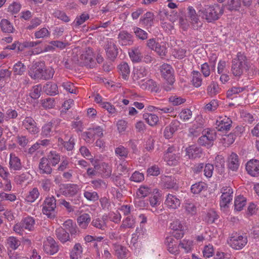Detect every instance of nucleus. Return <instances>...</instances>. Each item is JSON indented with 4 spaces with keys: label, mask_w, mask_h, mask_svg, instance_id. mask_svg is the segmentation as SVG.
<instances>
[{
    "label": "nucleus",
    "mask_w": 259,
    "mask_h": 259,
    "mask_svg": "<svg viewBox=\"0 0 259 259\" xmlns=\"http://www.w3.org/2000/svg\"><path fill=\"white\" fill-rule=\"evenodd\" d=\"M53 133L60 136L64 135L66 137L69 133V127L61 119L53 118L44 124L41 129L40 135L43 137L49 138Z\"/></svg>",
    "instance_id": "f257e3e1"
},
{
    "label": "nucleus",
    "mask_w": 259,
    "mask_h": 259,
    "mask_svg": "<svg viewBox=\"0 0 259 259\" xmlns=\"http://www.w3.org/2000/svg\"><path fill=\"white\" fill-rule=\"evenodd\" d=\"M55 71L52 67H46L45 63L37 62L33 64L28 71V74L33 79L49 80L53 78Z\"/></svg>",
    "instance_id": "f03ea898"
},
{
    "label": "nucleus",
    "mask_w": 259,
    "mask_h": 259,
    "mask_svg": "<svg viewBox=\"0 0 259 259\" xmlns=\"http://www.w3.org/2000/svg\"><path fill=\"white\" fill-rule=\"evenodd\" d=\"M250 67V63L244 53L239 52L232 60L231 72L236 77H240Z\"/></svg>",
    "instance_id": "7ed1b4c3"
},
{
    "label": "nucleus",
    "mask_w": 259,
    "mask_h": 259,
    "mask_svg": "<svg viewBox=\"0 0 259 259\" xmlns=\"http://www.w3.org/2000/svg\"><path fill=\"white\" fill-rule=\"evenodd\" d=\"M203 19L207 22H212L219 19L224 13V8L218 4L206 5L199 10Z\"/></svg>",
    "instance_id": "20e7f679"
},
{
    "label": "nucleus",
    "mask_w": 259,
    "mask_h": 259,
    "mask_svg": "<svg viewBox=\"0 0 259 259\" xmlns=\"http://www.w3.org/2000/svg\"><path fill=\"white\" fill-rule=\"evenodd\" d=\"M35 219L27 216L22 219L20 222L16 223L13 226V231L17 234L22 236L25 233V230L32 231L34 230Z\"/></svg>",
    "instance_id": "39448f33"
},
{
    "label": "nucleus",
    "mask_w": 259,
    "mask_h": 259,
    "mask_svg": "<svg viewBox=\"0 0 259 259\" xmlns=\"http://www.w3.org/2000/svg\"><path fill=\"white\" fill-rule=\"evenodd\" d=\"M42 212L49 219H54L57 215L56 200L53 196L47 197L42 203Z\"/></svg>",
    "instance_id": "423d86ee"
},
{
    "label": "nucleus",
    "mask_w": 259,
    "mask_h": 259,
    "mask_svg": "<svg viewBox=\"0 0 259 259\" xmlns=\"http://www.w3.org/2000/svg\"><path fill=\"white\" fill-rule=\"evenodd\" d=\"M227 243L232 248L240 250L247 244V238L246 236L240 235L237 233H233L229 236Z\"/></svg>",
    "instance_id": "0eeeda50"
},
{
    "label": "nucleus",
    "mask_w": 259,
    "mask_h": 259,
    "mask_svg": "<svg viewBox=\"0 0 259 259\" xmlns=\"http://www.w3.org/2000/svg\"><path fill=\"white\" fill-rule=\"evenodd\" d=\"M104 49L107 58L114 61L118 55V47L112 38H108L105 42Z\"/></svg>",
    "instance_id": "6e6552de"
},
{
    "label": "nucleus",
    "mask_w": 259,
    "mask_h": 259,
    "mask_svg": "<svg viewBox=\"0 0 259 259\" xmlns=\"http://www.w3.org/2000/svg\"><path fill=\"white\" fill-rule=\"evenodd\" d=\"M93 57L94 54L92 49L90 48H86L80 55L78 60V63L80 66L93 68L95 65Z\"/></svg>",
    "instance_id": "1a4fd4ad"
},
{
    "label": "nucleus",
    "mask_w": 259,
    "mask_h": 259,
    "mask_svg": "<svg viewBox=\"0 0 259 259\" xmlns=\"http://www.w3.org/2000/svg\"><path fill=\"white\" fill-rule=\"evenodd\" d=\"M44 250L48 254L53 255L59 250L58 243L52 237L49 236L44 242Z\"/></svg>",
    "instance_id": "9d476101"
},
{
    "label": "nucleus",
    "mask_w": 259,
    "mask_h": 259,
    "mask_svg": "<svg viewBox=\"0 0 259 259\" xmlns=\"http://www.w3.org/2000/svg\"><path fill=\"white\" fill-rule=\"evenodd\" d=\"M232 121L227 116H220L215 122V128L220 132L223 133L229 131L232 127Z\"/></svg>",
    "instance_id": "9b49d317"
},
{
    "label": "nucleus",
    "mask_w": 259,
    "mask_h": 259,
    "mask_svg": "<svg viewBox=\"0 0 259 259\" xmlns=\"http://www.w3.org/2000/svg\"><path fill=\"white\" fill-rule=\"evenodd\" d=\"M162 76L166 80L169 85H171L175 82L174 70L172 67L167 64H163L160 67Z\"/></svg>",
    "instance_id": "f8f14e48"
},
{
    "label": "nucleus",
    "mask_w": 259,
    "mask_h": 259,
    "mask_svg": "<svg viewBox=\"0 0 259 259\" xmlns=\"http://www.w3.org/2000/svg\"><path fill=\"white\" fill-rule=\"evenodd\" d=\"M215 137L212 131H207L205 132L204 134L199 138L197 142L199 145L209 148L213 145Z\"/></svg>",
    "instance_id": "ddd939ff"
},
{
    "label": "nucleus",
    "mask_w": 259,
    "mask_h": 259,
    "mask_svg": "<svg viewBox=\"0 0 259 259\" xmlns=\"http://www.w3.org/2000/svg\"><path fill=\"white\" fill-rule=\"evenodd\" d=\"M222 194L221 196L220 205L221 207H225L233 198V189L229 186H226L222 189Z\"/></svg>",
    "instance_id": "4468645a"
},
{
    "label": "nucleus",
    "mask_w": 259,
    "mask_h": 259,
    "mask_svg": "<svg viewBox=\"0 0 259 259\" xmlns=\"http://www.w3.org/2000/svg\"><path fill=\"white\" fill-rule=\"evenodd\" d=\"M117 38L119 44L121 46H131L134 42L133 35L125 30L120 31Z\"/></svg>",
    "instance_id": "2eb2a0df"
},
{
    "label": "nucleus",
    "mask_w": 259,
    "mask_h": 259,
    "mask_svg": "<svg viewBox=\"0 0 259 259\" xmlns=\"http://www.w3.org/2000/svg\"><path fill=\"white\" fill-rule=\"evenodd\" d=\"M246 170L248 175L251 177H257L259 176V160L252 159L247 161L245 165Z\"/></svg>",
    "instance_id": "dca6fc26"
},
{
    "label": "nucleus",
    "mask_w": 259,
    "mask_h": 259,
    "mask_svg": "<svg viewBox=\"0 0 259 259\" xmlns=\"http://www.w3.org/2000/svg\"><path fill=\"white\" fill-rule=\"evenodd\" d=\"M22 126L26 130L28 133L32 135L37 134L39 128L37 126L36 122L31 117H26L22 121Z\"/></svg>",
    "instance_id": "f3484780"
},
{
    "label": "nucleus",
    "mask_w": 259,
    "mask_h": 259,
    "mask_svg": "<svg viewBox=\"0 0 259 259\" xmlns=\"http://www.w3.org/2000/svg\"><path fill=\"white\" fill-rule=\"evenodd\" d=\"M138 84L142 90H148L151 92L157 93L159 90L157 83L152 79L147 80L142 79V80L138 81Z\"/></svg>",
    "instance_id": "a211bd4d"
},
{
    "label": "nucleus",
    "mask_w": 259,
    "mask_h": 259,
    "mask_svg": "<svg viewBox=\"0 0 259 259\" xmlns=\"http://www.w3.org/2000/svg\"><path fill=\"white\" fill-rule=\"evenodd\" d=\"M62 194L66 197L75 195L79 190V186L76 184H67L60 189Z\"/></svg>",
    "instance_id": "6ab92c4d"
},
{
    "label": "nucleus",
    "mask_w": 259,
    "mask_h": 259,
    "mask_svg": "<svg viewBox=\"0 0 259 259\" xmlns=\"http://www.w3.org/2000/svg\"><path fill=\"white\" fill-rule=\"evenodd\" d=\"M51 164L48 161L47 159L42 157L39 160L38 164L39 172L41 175H51L53 172V168Z\"/></svg>",
    "instance_id": "aec40b11"
},
{
    "label": "nucleus",
    "mask_w": 259,
    "mask_h": 259,
    "mask_svg": "<svg viewBox=\"0 0 259 259\" xmlns=\"http://www.w3.org/2000/svg\"><path fill=\"white\" fill-rule=\"evenodd\" d=\"M142 47L134 46L128 50V53L130 59L134 63H138L142 61Z\"/></svg>",
    "instance_id": "412c9836"
},
{
    "label": "nucleus",
    "mask_w": 259,
    "mask_h": 259,
    "mask_svg": "<svg viewBox=\"0 0 259 259\" xmlns=\"http://www.w3.org/2000/svg\"><path fill=\"white\" fill-rule=\"evenodd\" d=\"M149 69L145 66H139L135 69L133 73V79L134 81L144 79L149 74Z\"/></svg>",
    "instance_id": "4be33fe9"
},
{
    "label": "nucleus",
    "mask_w": 259,
    "mask_h": 259,
    "mask_svg": "<svg viewBox=\"0 0 259 259\" xmlns=\"http://www.w3.org/2000/svg\"><path fill=\"white\" fill-rule=\"evenodd\" d=\"M186 155L189 158L195 159L200 158L202 155V150L195 145H191L186 148Z\"/></svg>",
    "instance_id": "5701e85b"
},
{
    "label": "nucleus",
    "mask_w": 259,
    "mask_h": 259,
    "mask_svg": "<svg viewBox=\"0 0 259 259\" xmlns=\"http://www.w3.org/2000/svg\"><path fill=\"white\" fill-rule=\"evenodd\" d=\"M9 167L11 170L14 171L20 170L22 168L21 159L14 153L10 154Z\"/></svg>",
    "instance_id": "b1692460"
},
{
    "label": "nucleus",
    "mask_w": 259,
    "mask_h": 259,
    "mask_svg": "<svg viewBox=\"0 0 259 259\" xmlns=\"http://www.w3.org/2000/svg\"><path fill=\"white\" fill-rule=\"evenodd\" d=\"M107 216L104 215L101 218H94L91 223V225L96 229L104 231L107 228Z\"/></svg>",
    "instance_id": "393cba45"
},
{
    "label": "nucleus",
    "mask_w": 259,
    "mask_h": 259,
    "mask_svg": "<svg viewBox=\"0 0 259 259\" xmlns=\"http://www.w3.org/2000/svg\"><path fill=\"white\" fill-rule=\"evenodd\" d=\"M228 167L232 171H237L240 165L238 156L235 153H232L228 157L227 161Z\"/></svg>",
    "instance_id": "a878e982"
},
{
    "label": "nucleus",
    "mask_w": 259,
    "mask_h": 259,
    "mask_svg": "<svg viewBox=\"0 0 259 259\" xmlns=\"http://www.w3.org/2000/svg\"><path fill=\"white\" fill-rule=\"evenodd\" d=\"M167 246V250L171 254H177L179 253V245L176 240L171 237H167L164 241Z\"/></svg>",
    "instance_id": "bb28decb"
},
{
    "label": "nucleus",
    "mask_w": 259,
    "mask_h": 259,
    "mask_svg": "<svg viewBox=\"0 0 259 259\" xmlns=\"http://www.w3.org/2000/svg\"><path fill=\"white\" fill-rule=\"evenodd\" d=\"M165 204L170 209L178 208L181 204V201L175 195L168 194L167 195Z\"/></svg>",
    "instance_id": "cd10ccee"
},
{
    "label": "nucleus",
    "mask_w": 259,
    "mask_h": 259,
    "mask_svg": "<svg viewBox=\"0 0 259 259\" xmlns=\"http://www.w3.org/2000/svg\"><path fill=\"white\" fill-rule=\"evenodd\" d=\"M91 221L90 215L87 213H83L77 218V223L81 229H87Z\"/></svg>",
    "instance_id": "c85d7f7f"
},
{
    "label": "nucleus",
    "mask_w": 259,
    "mask_h": 259,
    "mask_svg": "<svg viewBox=\"0 0 259 259\" xmlns=\"http://www.w3.org/2000/svg\"><path fill=\"white\" fill-rule=\"evenodd\" d=\"M55 235L57 239L63 244L66 243L67 241H71L69 233L63 228H57L55 230Z\"/></svg>",
    "instance_id": "c756f323"
},
{
    "label": "nucleus",
    "mask_w": 259,
    "mask_h": 259,
    "mask_svg": "<svg viewBox=\"0 0 259 259\" xmlns=\"http://www.w3.org/2000/svg\"><path fill=\"white\" fill-rule=\"evenodd\" d=\"M44 157L47 159L52 166H55L61 160L60 154L57 151L53 150L50 151Z\"/></svg>",
    "instance_id": "7c9ffc66"
},
{
    "label": "nucleus",
    "mask_w": 259,
    "mask_h": 259,
    "mask_svg": "<svg viewBox=\"0 0 259 259\" xmlns=\"http://www.w3.org/2000/svg\"><path fill=\"white\" fill-rule=\"evenodd\" d=\"M63 136H65L63 135V136H61V137L58 138V146H63V147L67 151L72 150L74 148L75 145V141L73 137H70L69 139L67 141H64V139H63Z\"/></svg>",
    "instance_id": "2f4dec72"
},
{
    "label": "nucleus",
    "mask_w": 259,
    "mask_h": 259,
    "mask_svg": "<svg viewBox=\"0 0 259 259\" xmlns=\"http://www.w3.org/2000/svg\"><path fill=\"white\" fill-rule=\"evenodd\" d=\"M21 241L17 237L10 236L6 240V245L8 250H15L20 246Z\"/></svg>",
    "instance_id": "473e14b6"
},
{
    "label": "nucleus",
    "mask_w": 259,
    "mask_h": 259,
    "mask_svg": "<svg viewBox=\"0 0 259 259\" xmlns=\"http://www.w3.org/2000/svg\"><path fill=\"white\" fill-rule=\"evenodd\" d=\"M183 207L185 210L186 214L190 215H194L197 212V207L192 201L186 200L183 205Z\"/></svg>",
    "instance_id": "72a5a7b5"
},
{
    "label": "nucleus",
    "mask_w": 259,
    "mask_h": 259,
    "mask_svg": "<svg viewBox=\"0 0 259 259\" xmlns=\"http://www.w3.org/2000/svg\"><path fill=\"white\" fill-rule=\"evenodd\" d=\"M163 187L166 189H175L178 188L175 179L171 176H163L162 177Z\"/></svg>",
    "instance_id": "f704fd0d"
},
{
    "label": "nucleus",
    "mask_w": 259,
    "mask_h": 259,
    "mask_svg": "<svg viewBox=\"0 0 259 259\" xmlns=\"http://www.w3.org/2000/svg\"><path fill=\"white\" fill-rule=\"evenodd\" d=\"M82 252L83 248L81 245L79 243H75L69 253L70 259H79Z\"/></svg>",
    "instance_id": "c9c22d12"
},
{
    "label": "nucleus",
    "mask_w": 259,
    "mask_h": 259,
    "mask_svg": "<svg viewBox=\"0 0 259 259\" xmlns=\"http://www.w3.org/2000/svg\"><path fill=\"white\" fill-rule=\"evenodd\" d=\"M128 149L122 145H119L115 148V154L120 160H124L128 157Z\"/></svg>",
    "instance_id": "e433bc0d"
},
{
    "label": "nucleus",
    "mask_w": 259,
    "mask_h": 259,
    "mask_svg": "<svg viewBox=\"0 0 259 259\" xmlns=\"http://www.w3.org/2000/svg\"><path fill=\"white\" fill-rule=\"evenodd\" d=\"M117 68L122 78L124 80H127L130 74V68L127 63L122 62L118 66Z\"/></svg>",
    "instance_id": "4c0bfd02"
},
{
    "label": "nucleus",
    "mask_w": 259,
    "mask_h": 259,
    "mask_svg": "<svg viewBox=\"0 0 259 259\" xmlns=\"http://www.w3.org/2000/svg\"><path fill=\"white\" fill-rule=\"evenodd\" d=\"M135 218L132 215H129L122 221L120 229L121 230H125L134 228L135 226Z\"/></svg>",
    "instance_id": "58836bf2"
},
{
    "label": "nucleus",
    "mask_w": 259,
    "mask_h": 259,
    "mask_svg": "<svg viewBox=\"0 0 259 259\" xmlns=\"http://www.w3.org/2000/svg\"><path fill=\"white\" fill-rule=\"evenodd\" d=\"M191 83L195 88L200 87L202 82V75L198 71L194 70L191 72Z\"/></svg>",
    "instance_id": "ea45409f"
},
{
    "label": "nucleus",
    "mask_w": 259,
    "mask_h": 259,
    "mask_svg": "<svg viewBox=\"0 0 259 259\" xmlns=\"http://www.w3.org/2000/svg\"><path fill=\"white\" fill-rule=\"evenodd\" d=\"M43 90L47 94L50 96H55L58 94V86L54 83H47L44 86Z\"/></svg>",
    "instance_id": "a19ab883"
},
{
    "label": "nucleus",
    "mask_w": 259,
    "mask_h": 259,
    "mask_svg": "<svg viewBox=\"0 0 259 259\" xmlns=\"http://www.w3.org/2000/svg\"><path fill=\"white\" fill-rule=\"evenodd\" d=\"M154 19L153 13L148 12L140 18V22L146 26L151 27L153 25Z\"/></svg>",
    "instance_id": "79ce46f5"
},
{
    "label": "nucleus",
    "mask_w": 259,
    "mask_h": 259,
    "mask_svg": "<svg viewBox=\"0 0 259 259\" xmlns=\"http://www.w3.org/2000/svg\"><path fill=\"white\" fill-rule=\"evenodd\" d=\"M114 249L115 255L119 258L125 259L127 255V250L125 247L119 244H115Z\"/></svg>",
    "instance_id": "37998d69"
},
{
    "label": "nucleus",
    "mask_w": 259,
    "mask_h": 259,
    "mask_svg": "<svg viewBox=\"0 0 259 259\" xmlns=\"http://www.w3.org/2000/svg\"><path fill=\"white\" fill-rule=\"evenodd\" d=\"M143 117L146 122L152 126L156 125L159 121L158 117L154 114L146 113L143 114Z\"/></svg>",
    "instance_id": "c03bdc74"
},
{
    "label": "nucleus",
    "mask_w": 259,
    "mask_h": 259,
    "mask_svg": "<svg viewBox=\"0 0 259 259\" xmlns=\"http://www.w3.org/2000/svg\"><path fill=\"white\" fill-rule=\"evenodd\" d=\"M164 159L169 165H176L180 159V153L164 155Z\"/></svg>",
    "instance_id": "a18cd8bd"
},
{
    "label": "nucleus",
    "mask_w": 259,
    "mask_h": 259,
    "mask_svg": "<svg viewBox=\"0 0 259 259\" xmlns=\"http://www.w3.org/2000/svg\"><path fill=\"white\" fill-rule=\"evenodd\" d=\"M92 187L96 190H104L107 188V184L104 180L97 179L91 181Z\"/></svg>",
    "instance_id": "49530a36"
},
{
    "label": "nucleus",
    "mask_w": 259,
    "mask_h": 259,
    "mask_svg": "<svg viewBox=\"0 0 259 259\" xmlns=\"http://www.w3.org/2000/svg\"><path fill=\"white\" fill-rule=\"evenodd\" d=\"M39 196V192L37 188H33L29 191L25 197V200L29 202H33Z\"/></svg>",
    "instance_id": "de8ad7c7"
},
{
    "label": "nucleus",
    "mask_w": 259,
    "mask_h": 259,
    "mask_svg": "<svg viewBox=\"0 0 259 259\" xmlns=\"http://www.w3.org/2000/svg\"><path fill=\"white\" fill-rule=\"evenodd\" d=\"M13 69L15 75H22L26 71V68L23 63L19 61L14 64Z\"/></svg>",
    "instance_id": "09e8293b"
},
{
    "label": "nucleus",
    "mask_w": 259,
    "mask_h": 259,
    "mask_svg": "<svg viewBox=\"0 0 259 259\" xmlns=\"http://www.w3.org/2000/svg\"><path fill=\"white\" fill-rule=\"evenodd\" d=\"M246 198L243 196H238L235 199L234 206L235 209L237 211H241L243 207L246 205Z\"/></svg>",
    "instance_id": "8fccbe9b"
},
{
    "label": "nucleus",
    "mask_w": 259,
    "mask_h": 259,
    "mask_svg": "<svg viewBox=\"0 0 259 259\" xmlns=\"http://www.w3.org/2000/svg\"><path fill=\"white\" fill-rule=\"evenodd\" d=\"M1 30L3 32L6 33H11L13 30V26L9 21L3 19L0 23Z\"/></svg>",
    "instance_id": "3c124183"
},
{
    "label": "nucleus",
    "mask_w": 259,
    "mask_h": 259,
    "mask_svg": "<svg viewBox=\"0 0 259 259\" xmlns=\"http://www.w3.org/2000/svg\"><path fill=\"white\" fill-rule=\"evenodd\" d=\"M152 192V189L148 186L142 185L140 187L137 192V195L139 198L147 197Z\"/></svg>",
    "instance_id": "603ef678"
},
{
    "label": "nucleus",
    "mask_w": 259,
    "mask_h": 259,
    "mask_svg": "<svg viewBox=\"0 0 259 259\" xmlns=\"http://www.w3.org/2000/svg\"><path fill=\"white\" fill-rule=\"evenodd\" d=\"M193 245V241L189 239H183L179 244V246L184 249L185 252L186 253L191 251Z\"/></svg>",
    "instance_id": "864d4df0"
},
{
    "label": "nucleus",
    "mask_w": 259,
    "mask_h": 259,
    "mask_svg": "<svg viewBox=\"0 0 259 259\" xmlns=\"http://www.w3.org/2000/svg\"><path fill=\"white\" fill-rule=\"evenodd\" d=\"M51 45L47 47V49L49 51H53L55 50V47L58 48L60 49H64L67 46L68 44L59 40H52L50 42Z\"/></svg>",
    "instance_id": "5fc2aeb1"
},
{
    "label": "nucleus",
    "mask_w": 259,
    "mask_h": 259,
    "mask_svg": "<svg viewBox=\"0 0 259 259\" xmlns=\"http://www.w3.org/2000/svg\"><path fill=\"white\" fill-rule=\"evenodd\" d=\"M219 215L213 210H209L204 218V221L209 224H211L218 219Z\"/></svg>",
    "instance_id": "6e6d98bb"
},
{
    "label": "nucleus",
    "mask_w": 259,
    "mask_h": 259,
    "mask_svg": "<svg viewBox=\"0 0 259 259\" xmlns=\"http://www.w3.org/2000/svg\"><path fill=\"white\" fill-rule=\"evenodd\" d=\"M177 130V125L171 123L169 125L167 126L164 131V135L165 138L170 139L172 137L173 134Z\"/></svg>",
    "instance_id": "4d7b16f0"
},
{
    "label": "nucleus",
    "mask_w": 259,
    "mask_h": 259,
    "mask_svg": "<svg viewBox=\"0 0 259 259\" xmlns=\"http://www.w3.org/2000/svg\"><path fill=\"white\" fill-rule=\"evenodd\" d=\"M227 8L230 11H237L241 7L240 0H228Z\"/></svg>",
    "instance_id": "13d9d810"
},
{
    "label": "nucleus",
    "mask_w": 259,
    "mask_h": 259,
    "mask_svg": "<svg viewBox=\"0 0 259 259\" xmlns=\"http://www.w3.org/2000/svg\"><path fill=\"white\" fill-rule=\"evenodd\" d=\"M83 196L88 200L93 202H95L99 199V196L96 191H84Z\"/></svg>",
    "instance_id": "bf43d9fd"
},
{
    "label": "nucleus",
    "mask_w": 259,
    "mask_h": 259,
    "mask_svg": "<svg viewBox=\"0 0 259 259\" xmlns=\"http://www.w3.org/2000/svg\"><path fill=\"white\" fill-rule=\"evenodd\" d=\"M205 188V184L203 182H199L192 185L191 187V192L194 194H198Z\"/></svg>",
    "instance_id": "052dcab7"
},
{
    "label": "nucleus",
    "mask_w": 259,
    "mask_h": 259,
    "mask_svg": "<svg viewBox=\"0 0 259 259\" xmlns=\"http://www.w3.org/2000/svg\"><path fill=\"white\" fill-rule=\"evenodd\" d=\"M148 176H157L160 174V167L156 164L149 166L147 169Z\"/></svg>",
    "instance_id": "680f3d73"
},
{
    "label": "nucleus",
    "mask_w": 259,
    "mask_h": 259,
    "mask_svg": "<svg viewBox=\"0 0 259 259\" xmlns=\"http://www.w3.org/2000/svg\"><path fill=\"white\" fill-rule=\"evenodd\" d=\"M50 34V32L48 29L43 27L35 32L34 36L36 38H44L48 37Z\"/></svg>",
    "instance_id": "e2e57ef3"
},
{
    "label": "nucleus",
    "mask_w": 259,
    "mask_h": 259,
    "mask_svg": "<svg viewBox=\"0 0 259 259\" xmlns=\"http://www.w3.org/2000/svg\"><path fill=\"white\" fill-rule=\"evenodd\" d=\"M186 50L182 48L174 49L172 54L175 58L182 59L186 56Z\"/></svg>",
    "instance_id": "0e129e2a"
},
{
    "label": "nucleus",
    "mask_w": 259,
    "mask_h": 259,
    "mask_svg": "<svg viewBox=\"0 0 259 259\" xmlns=\"http://www.w3.org/2000/svg\"><path fill=\"white\" fill-rule=\"evenodd\" d=\"M131 181L136 183H140L144 181V175L143 173L138 171H135L130 178Z\"/></svg>",
    "instance_id": "69168bd1"
},
{
    "label": "nucleus",
    "mask_w": 259,
    "mask_h": 259,
    "mask_svg": "<svg viewBox=\"0 0 259 259\" xmlns=\"http://www.w3.org/2000/svg\"><path fill=\"white\" fill-rule=\"evenodd\" d=\"M188 10L191 23L192 24H197L199 21V18L196 13L195 10L192 7H189Z\"/></svg>",
    "instance_id": "338daca9"
},
{
    "label": "nucleus",
    "mask_w": 259,
    "mask_h": 259,
    "mask_svg": "<svg viewBox=\"0 0 259 259\" xmlns=\"http://www.w3.org/2000/svg\"><path fill=\"white\" fill-rule=\"evenodd\" d=\"M18 116L17 111L12 108L8 109L5 114V119L6 121L15 119Z\"/></svg>",
    "instance_id": "774afa93"
}]
</instances>
